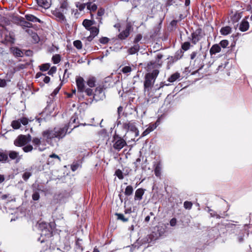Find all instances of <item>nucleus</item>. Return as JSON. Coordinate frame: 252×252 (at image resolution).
Listing matches in <instances>:
<instances>
[{
    "label": "nucleus",
    "mask_w": 252,
    "mask_h": 252,
    "mask_svg": "<svg viewBox=\"0 0 252 252\" xmlns=\"http://www.w3.org/2000/svg\"><path fill=\"white\" fill-rule=\"evenodd\" d=\"M192 203L190 201H186L184 203V207L186 209H190L192 207Z\"/></svg>",
    "instance_id": "603ef678"
},
{
    "label": "nucleus",
    "mask_w": 252,
    "mask_h": 252,
    "mask_svg": "<svg viewBox=\"0 0 252 252\" xmlns=\"http://www.w3.org/2000/svg\"><path fill=\"white\" fill-rule=\"evenodd\" d=\"M68 10V5L66 0H63L61 3L60 6L53 10L52 13L54 15L57 20L62 23L65 24L66 19L64 16L67 13Z\"/></svg>",
    "instance_id": "7ed1b4c3"
},
{
    "label": "nucleus",
    "mask_w": 252,
    "mask_h": 252,
    "mask_svg": "<svg viewBox=\"0 0 252 252\" xmlns=\"http://www.w3.org/2000/svg\"><path fill=\"white\" fill-rule=\"evenodd\" d=\"M83 25L87 30H90L92 27V20L85 19L83 22Z\"/></svg>",
    "instance_id": "c9c22d12"
},
{
    "label": "nucleus",
    "mask_w": 252,
    "mask_h": 252,
    "mask_svg": "<svg viewBox=\"0 0 252 252\" xmlns=\"http://www.w3.org/2000/svg\"><path fill=\"white\" fill-rule=\"evenodd\" d=\"M140 46L138 44L134 43V45L130 47L128 51L129 54L133 55L136 53L139 50Z\"/></svg>",
    "instance_id": "c85d7f7f"
},
{
    "label": "nucleus",
    "mask_w": 252,
    "mask_h": 252,
    "mask_svg": "<svg viewBox=\"0 0 252 252\" xmlns=\"http://www.w3.org/2000/svg\"><path fill=\"white\" fill-rule=\"evenodd\" d=\"M68 129V126L65 125L63 127H55L53 129H48L42 132V136L46 142L52 145V140L57 138L58 139L63 138L66 135Z\"/></svg>",
    "instance_id": "f03ea898"
},
{
    "label": "nucleus",
    "mask_w": 252,
    "mask_h": 252,
    "mask_svg": "<svg viewBox=\"0 0 252 252\" xmlns=\"http://www.w3.org/2000/svg\"><path fill=\"white\" fill-rule=\"evenodd\" d=\"M156 240L153 234H150L148 235L147 240L148 243H151Z\"/></svg>",
    "instance_id": "e2e57ef3"
},
{
    "label": "nucleus",
    "mask_w": 252,
    "mask_h": 252,
    "mask_svg": "<svg viewBox=\"0 0 252 252\" xmlns=\"http://www.w3.org/2000/svg\"><path fill=\"white\" fill-rule=\"evenodd\" d=\"M202 30L201 29H197L193 32L191 33L192 42L193 44H196L202 38L201 35Z\"/></svg>",
    "instance_id": "ddd939ff"
},
{
    "label": "nucleus",
    "mask_w": 252,
    "mask_h": 252,
    "mask_svg": "<svg viewBox=\"0 0 252 252\" xmlns=\"http://www.w3.org/2000/svg\"><path fill=\"white\" fill-rule=\"evenodd\" d=\"M180 74L178 72H175L172 74L168 79L167 81L169 83H173L180 78Z\"/></svg>",
    "instance_id": "c756f323"
},
{
    "label": "nucleus",
    "mask_w": 252,
    "mask_h": 252,
    "mask_svg": "<svg viewBox=\"0 0 252 252\" xmlns=\"http://www.w3.org/2000/svg\"><path fill=\"white\" fill-rule=\"evenodd\" d=\"M190 44L189 42H185L182 45V48L184 51H187L189 49Z\"/></svg>",
    "instance_id": "6e6d98bb"
},
{
    "label": "nucleus",
    "mask_w": 252,
    "mask_h": 252,
    "mask_svg": "<svg viewBox=\"0 0 252 252\" xmlns=\"http://www.w3.org/2000/svg\"><path fill=\"white\" fill-rule=\"evenodd\" d=\"M142 38V36L140 34H137L134 39V43L138 44V42L141 40Z\"/></svg>",
    "instance_id": "774afa93"
},
{
    "label": "nucleus",
    "mask_w": 252,
    "mask_h": 252,
    "mask_svg": "<svg viewBox=\"0 0 252 252\" xmlns=\"http://www.w3.org/2000/svg\"><path fill=\"white\" fill-rule=\"evenodd\" d=\"M87 8L91 11H94L97 9V6L95 4H92L90 2L86 3Z\"/></svg>",
    "instance_id": "37998d69"
},
{
    "label": "nucleus",
    "mask_w": 252,
    "mask_h": 252,
    "mask_svg": "<svg viewBox=\"0 0 252 252\" xmlns=\"http://www.w3.org/2000/svg\"><path fill=\"white\" fill-rule=\"evenodd\" d=\"M133 192V189L131 186H127L125 190V194L127 196L131 195Z\"/></svg>",
    "instance_id": "4c0bfd02"
},
{
    "label": "nucleus",
    "mask_w": 252,
    "mask_h": 252,
    "mask_svg": "<svg viewBox=\"0 0 252 252\" xmlns=\"http://www.w3.org/2000/svg\"><path fill=\"white\" fill-rule=\"evenodd\" d=\"M32 175V172L26 171L23 174L22 178L25 181H27Z\"/></svg>",
    "instance_id": "a18cd8bd"
},
{
    "label": "nucleus",
    "mask_w": 252,
    "mask_h": 252,
    "mask_svg": "<svg viewBox=\"0 0 252 252\" xmlns=\"http://www.w3.org/2000/svg\"><path fill=\"white\" fill-rule=\"evenodd\" d=\"M221 51V48L219 44H214L210 49V54L211 56L215 55L217 53L220 52Z\"/></svg>",
    "instance_id": "5701e85b"
},
{
    "label": "nucleus",
    "mask_w": 252,
    "mask_h": 252,
    "mask_svg": "<svg viewBox=\"0 0 252 252\" xmlns=\"http://www.w3.org/2000/svg\"><path fill=\"white\" fill-rule=\"evenodd\" d=\"M32 141L30 134L20 135L14 140V144L17 147H23Z\"/></svg>",
    "instance_id": "1a4fd4ad"
},
{
    "label": "nucleus",
    "mask_w": 252,
    "mask_h": 252,
    "mask_svg": "<svg viewBox=\"0 0 252 252\" xmlns=\"http://www.w3.org/2000/svg\"><path fill=\"white\" fill-rule=\"evenodd\" d=\"M15 41V34L13 32L8 31L6 28L4 31L0 30V42H4L6 44H13Z\"/></svg>",
    "instance_id": "0eeeda50"
},
{
    "label": "nucleus",
    "mask_w": 252,
    "mask_h": 252,
    "mask_svg": "<svg viewBox=\"0 0 252 252\" xmlns=\"http://www.w3.org/2000/svg\"><path fill=\"white\" fill-rule=\"evenodd\" d=\"M158 100V98L154 97H150L149 96V98L147 99V102L149 104L157 102Z\"/></svg>",
    "instance_id": "8fccbe9b"
},
{
    "label": "nucleus",
    "mask_w": 252,
    "mask_h": 252,
    "mask_svg": "<svg viewBox=\"0 0 252 252\" xmlns=\"http://www.w3.org/2000/svg\"><path fill=\"white\" fill-rule=\"evenodd\" d=\"M11 51L16 57H22L23 56V52L18 47H12L11 48Z\"/></svg>",
    "instance_id": "b1692460"
},
{
    "label": "nucleus",
    "mask_w": 252,
    "mask_h": 252,
    "mask_svg": "<svg viewBox=\"0 0 252 252\" xmlns=\"http://www.w3.org/2000/svg\"><path fill=\"white\" fill-rule=\"evenodd\" d=\"M96 79L94 77H90L88 78L87 84L91 88L94 87L95 85Z\"/></svg>",
    "instance_id": "72a5a7b5"
},
{
    "label": "nucleus",
    "mask_w": 252,
    "mask_h": 252,
    "mask_svg": "<svg viewBox=\"0 0 252 252\" xmlns=\"http://www.w3.org/2000/svg\"><path fill=\"white\" fill-rule=\"evenodd\" d=\"M81 163L79 161L74 162L71 165V169L72 171H75L81 167Z\"/></svg>",
    "instance_id": "58836bf2"
},
{
    "label": "nucleus",
    "mask_w": 252,
    "mask_h": 252,
    "mask_svg": "<svg viewBox=\"0 0 252 252\" xmlns=\"http://www.w3.org/2000/svg\"><path fill=\"white\" fill-rule=\"evenodd\" d=\"M40 198L39 193L38 191H34L32 195V199L34 201L39 200Z\"/></svg>",
    "instance_id": "13d9d810"
},
{
    "label": "nucleus",
    "mask_w": 252,
    "mask_h": 252,
    "mask_svg": "<svg viewBox=\"0 0 252 252\" xmlns=\"http://www.w3.org/2000/svg\"><path fill=\"white\" fill-rule=\"evenodd\" d=\"M62 85V84H60L59 86H58L57 88H56L54 90L53 92L51 94L52 96H54L56 95L58 93V92H59L60 90L61 89Z\"/></svg>",
    "instance_id": "69168bd1"
},
{
    "label": "nucleus",
    "mask_w": 252,
    "mask_h": 252,
    "mask_svg": "<svg viewBox=\"0 0 252 252\" xmlns=\"http://www.w3.org/2000/svg\"><path fill=\"white\" fill-rule=\"evenodd\" d=\"M93 94V98H90L87 99V104L92 103L93 100L98 101L99 100H102L105 98V94L103 92V88L101 87H97Z\"/></svg>",
    "instance_id": "9b49d317"
},
{
    "label": "nucleus",
    "mask_w": 252,
    "mask_h": 252,
    "mask_svg": "<svg viewBox=\"0 0 252 252\" xmlns=\"http://www.w3.org/2000/svg\"><path fill=\"white\" fill-rule=\"evenodd\" d=\"M10 159L15 160V163L19 162L22 158V156H20L19 153L15 151H9L8 153Z\"/></svg>",
    "instance_id": "4468645a"
},
{
    "label": "nucleus",
    "mask_w": 252,
    "mask_h": 252,
    "mask_svg": "<svg viewBox=\"0 0 252 252\" xmlns=\"http://www.w3.org/2000/svg\"><path fill=\"white\" fill-rule=\"evenodd\" d=\"M109 41V39L106 37H102L100 38L99 42L101 44H105L107 43Z\"/></svg>",
    "instance_id": "680f3d73"
},
{
    "label": "nucleus",
    "mask_w": 252,
    "mask_h": 252,
    "mask_svg": "<svg viewBox=\"0 0 252 252\" xmlns=\"http://www.w3.org/2000/svg\"><path fill=\"white\" fill-rule=\"evenodd\" d=\"M46 142L45 139H43L42 137V140L41 138H38L37 137H34L33 138L32 140V142L34 146H39L40 145H45V142Z\"/></svg>",
    "instance_id": "a878e982"
},
{
    "label": "nucleus",
    "mask_w": 252,
    "mask_h": 252,
    "mask_svg": "<svg viewBox=\"0 0 252 252\" xmlns=\"http://www.w3.org/2000/svg\"><path fill=\"white\" fill-rule=\"evenodd\" d=\"M219 45L220 48H225L228 45V41L227 40H222L220 42Z\"/></svg>",
    "instance_id": "864d4df0"
},
{
    "label": "nucleus",
    "mask_w": 252,
    "mask_h": 252,
    "mask_svg": "<svg viewBox=\"0 0 252 252\" xmlns=\"http://www.w3.org/2000/svg\"><path fill=\"white\" fill-rule=\"evenodd\" d=\"M25 18H26V20L28 21H30V22H34V23L38 22L39 23H41L42 22L41 20H40L37 17L34 16L33 15H32V14H26L25 15Z\"/></svg>",
    "instance_id": "393cba45"
},
{
    "label": "nucleus",
    "mask_w": 252,
    "mask_h": 252,
    "mask_svg": "<svg viewBox=\"0 0 252 252\" xmlns=\"http://www.w3.org/2000/svg\"><path fill=\"white\" fill-rule=\"evenodd\" d=\"M88 31H90L91 34L93 35L94 37L96 36L99 32V29L98 28L95 27H92L90 30Z\"/></svg>",
    "instance_id": "a19ab883"
},
{
    "label": "nucleus",
    "mask_w": 252,
    "mask_h": 252,
    "mask_svg": "<svg viewBox=\"0 0 252 252\" xmlns=\"http://www.w3.org/2000/svg\"><path fill=\"white\" fill-rule=\"evenodd\" d=\"M249 27V22L246 19H243L240 24L239 29L240 31L244 32L248 30Z\"/></svg>",
    "instance_id": "aec40b11"
},
{
    "label": "nucleus",
    "mask_w": 252,
    "mask_h": 252,
    "mask_svg": "<svg viewBox=\"0 0 252 252\" xmlns=\"http://www.w3.org/2000/svg\"><path fill=\"white\" fill-rule=\"evenodd\" d=\"M19 120L20 122V125L22 124L24 126H26L29 123V119L26 117H23L19 119Z\"/></svg>",
    "instance_id": "3c124183"
},
{
    "label": "nucleus",
    "mask_w": 252,
    "mask_h": 252,
    "mask_svg": "<svg viewBox=\"0 0 252 252\" xmlns=\"http://www.w3.org/2000/svg\"><path fill=\"white\" fill-rule=\"evenodd\" d=\"M226 227L231 237L239 243H243L249 236L245 226L238 224V222L231 221L226 224Z\"/></svg>",
    "instance_id": "f257e3e1"
},
{
    "label": "nucleus",
    "mask_w": 252,
    "mask_h": 252,
    "mask_svg": "<svg viewBox=\"0 0 252 252\" xmlns=\"http://www.w3.org/2000/svg\"><path fill=\"white\" fill-rule=\"evenodd\" d=\"M129 35V31L127 29L122 32L118 35V37L121 39H125Z\"/></svg>",
    "instance_id": "f704fd0d"
},
{
    "label": "nucleus",
    "mask_w": 252,
    "mask_h": 252,
    "mask_svg": "<svg viewBox=\"0 0 252 252\" xmlns=\"http://www.w3.org/2000/svg\"><path fill=\"white\" fill-rule=\"evenodd\" d=\"M104 9L103 8H100L98 9L97 12V17L96 18V20H97L99 24H101L102 23V18L101 16H103L104 14Z\"/></svg>",
    "instance_id": "2f4dec72"
},
{
    "label": "nucleus",
    "mask_w": 252,
    "mask_h": 252,
    "mask_svg": "<svg viewBox=\"0 0 252 252\" xmlns=\"http://www.w3.org/2000/svg\"><path fill=\"white\" fill-rule=\"evenodd\" d=\"M84 93H85L87 96H91L93 94V90L90 88L86 89L84 90Z\"/></svg>",
    "instance_id": "0e129e2a"
},
{
    "label": "nucleus",
    "mask_w": 252,
    "mask_h": 252,
    "mask_svg": "<svg viewBox=\"0 0 252 252\" xmlns=\"http://www.w3.org/2000/svg\"><path fill=\"white\" fill-rule=\"evenodd\" d=\"M8 158L7 154L0 152V162L2 163H5L8 161Z\"/></svg>",
    "instance_id": "e433bc0d"
},
{
    "label": "nucleus",
    "mask_w": 252,
    "mask_h": 252,
    "mask_svg": "<svg viewBox=\"0 0 252 252\" xmlns=\"http://www.w3.org/2000/svg\"><path fill=\"white\" fill-rule=\"evenodd\" d=\"M76 85L77 87V95L79 100L85 99L84 90L85 89V84L84 79L82 77H78L76 79Z\"/></svg>",
    "instance_id": "9d476101"
},
{
    "label": "nucleus",
    "mask_w": 252,
    "mask_h": 252,
    "mask_svg": "<svg viewBox=\"0 0 252 252\" xmlns=\"http://www.w3.org/2000/svg\"><path fill=\"white\" fill-rule=\"evenodd\" d=\"M57 71V67L53 66L48 71V74L49 75H53Z\"/></svg>",
    "instance_id": "052dcab7"
},
{
    "label": "nucleus",
    "mask_w": 252,
    "mask_h": 252,
    "mask_svg": "<svg viewBox=\"0 0 252 252\" xmlns=\"http://www.w3.org/2000/svg\"><path fill=\"white\" fill-rule=\"evenodd\" d=\"M50 65L49 63L42 64L39 66L40 70L42 71H45L48 70L50 68Z\"/></svg>",
    "instance_id": "c03bdc74"
},
{
    "label": "nucleus",
    "mask_w": 252,
    "mask_h": 252,
    "mask_svg": "<svg viewBox=\"0 0 252 252\" xmlns=\"http://www.w3.org/2000/svg\"><path fill=\"white\" fill-rule=\"evenodd\" d=\"M128 127V132L129 134H133L135 137H137L139 135V131L137 129L136 126L132 123H129Z\"/></svg>",
    "instance_id": "412c9836"
},
{
    "label": "nucleus",
    "mask_w": 252,
    "mask_h": 252,
    "mask_svg": "<svg viewBox=\"0 0 252 252\" xmlns=\"http://www.w3.org/2000/svg\"><path fill=\"white\" fill-rule=\"evenodd\" d=\"M163 56L161 54H158L157 55L156 60L155 61H152L149 62L148 64V66L149 68H154L155 67H157L158 66H160V63H159L160 60L162 59Z\"/></svg>",
    "instance_id": "a211bd4d"
},
{
    "label": "nucleus",
    "mask_w": 252,
    "mask_h": 252,
    "mask_svg": "<svg viewBox=\"0 0 252 252\" xmlns=\"http://www.w3.org/2000/svg\"><path fill=\"white\" fill-rule=\"evenodd\" d=\"M75 5H76V7L77 8H78V9L80 11L84 10L86 5H87L86 4H85V3H80L79 2H76Z\"/></svg>",
    "instance_id": "5fc2aeb1"
},
{
    "label": "nucleus",
    "mask_w": 252,
    "mask_h": 252,
    "mask_svg": "<svg viewBox=\"0 0 252 252\" xmlns=\"http://www.w3.org/2000/svg\"><path fill=\"white\" fill-rule=\"evenodd\" d=\"M145 189H142V188H139L137 189L135 192V195H134V200L135 201L138 200L140 201L142 200L143 195L144 194Z\"/></svg>",
    "instance_id": "6ab92c4d"
},
{
    "label": "nucleus",
    "mask_w": 252,
    "mask_h": 252,
    "mask_svg": "<svg viewBox=\"0 0 252 252\" xmlns=\"http://www.w3.org/2000/svg\"><path fill=\"white\" fill-rule=\"evenodd\" d=\"M23 147L22 149L25 153L31 152L33 149V147L31 145H25Z\"/></svg>",
    "instance_id": "09e8293b"
},
{
    "label": "nucleus",
    "mask_w": 252,
    "mask_h": 252,
    "mask_svg": "<svg viewBox=\"0 0 252 252\" xmlns=\"http://www.w3.org/2000/svg\"><path fill=\"white\" fill-rule=\"evenodd\" d=\"M19 20L20 22L21 26H22L23 27L31 28L32 27V24L25 20L24 18L22 17H20L19 18Z\"/></svg>",
    "instance_id": "cd10ccee"
},
{
    "label": "nucleus",
    "mask_w": 252,
    "mask_h": 252,
    "mask_svg": "<svg viewBox=\"0 0 252 252\" xmlns=\"http://www.w3.org/2000/svg\"><path fill=\"white\" fill-rule=\"evenodd\" d=\"M205 210L210 214L211 217L216 218V219H220L224 218L227 216L226 212H223V213L220 212L218 213L208 207H207Z\"/></svg>",
    "instance_id": "f8f14e48"
},
{
    "label": "nucleus",
    "mask_w": 252,
    "mask_h": 252,
    "mask_svg": "<svg viewBox=\"0 0 252 252\" xmlns=\"http://www.w3.org/2000/svg\"><path fill=\"white\" fill-rule=\"evenodd\" d=\"M80 241H81V240L78 239L75 243V249L77 252H82L83 251V248L80 243Z\"/></svg>",
    "instance_id": "473e14b6"
},
{
    "label": "nucleus",
    "mask_w": 252,
    "mask_h": 252,
    "mask_svg": "<svg viewBox=\"0 0 252 252\" xmlns=\"http://www.w3.org/2000/svg\"><path fill=\"white\" fill-rule=\"evenodd\" d=\"M231 28L229 26L223 27L221 28L220 32L221 35H226L231 32Z\"/></svg>",
    "instance_id": "7c9ffc66"
},
{
    "label": "nucleus",
    "mask_w": 252,
    "mask_h": 252,
    "mask_svg": "<svg viewBox=\"0 0 252 252\" xmlns=\"http://www.w3.org/2000/svg\"><path fill=\"white\" fill-rule=\"evenodd\" d=\"M159 74L158 69H154L152 72L148 73L145 75L144 82V92H149L152 89L157 77Z\"/></svg>",
    "instance_id": "39448f33"
},
{
    "label": "nucleus",
    "mask_w": 252,
    "mask_h": 252,
    "mask_svg": "<svg viewBox=\"0 0 252 252\" xmlns=\"http://www.w3.org/2000/svg\"><path fill=\"white\" fill-rule=\"evenodd\" d=\"M154 172L157 177H160L161 175V171L162 169V163L160 161L154 162Z\"/></svg>",
    "instance_id": "f3484780"
},
{
    "label": "nucleus",
    "mask_w": 252,
    "mask_h": 252,
    "mask_svg": "<svg viewBox=\"0 0 252 252\" xmlns=\"http://www.w3.org/2000/svg\"><path fill=\"white\" fill-rule=\"evenodd\" d=\"M38 5L45 9L48 8L51 5L50 0H36Z\"/></svg>",
    "instance_id": "4be33fe9"
},
{
    "label": "nucleus",
    "mask_w": 252,
    "mask_h": 252,
    "mask_svg": "<svg viewBox=\"0 0 252 252\" xmlns=\"http://www.w3.org/2000/svg\"><path fill=\"white\" fill-rule=\"evenodd\" d=\"M11 126L13 128L15 129H19L21 126L20 122L19 119L17 120H14L11 122Z\"/></svg>",
    "instance_id": "ea45409f"
},
{
    "label": "nucleus",
    "mask_w": 252,
    "mask_h": 252,
    "mask_svg": "<svg viewBox=\"0 0 252 252\" xmlns=\"http://www.w3.org/2000/svg\"><path fill=\"white\" fill-rule=\"evenodd\" d=\"M52 61L55 64L58 63L61 61V57L60 55L56 54L52 57Z\"/></svg>",
    "instance_id": "49530a36"
},
{
    "label": "nucleus",
    "mask_w": 252,
    "mask_h": 252,
    "mask_svg": "<svg viewBox=\"0 0 252 252\" xmlns=\"http://www.w3.org/2000/svg\"><path fill=\"white\" fill-rule=\"evenodd\" d=\"M184 52L182 50H178L175 54L174 56H171L168 58L169 60V62L170 63H173L175 62H177L179 60H180L183 56Z\"/></svg>",
    "instance_id": "2eb2a0df"
},
{
    "label": "nucleus",
    "mask_w": 252,
    "mask_h": 252,
    "mask_svg": "<svg viewBox=\"0 0 252 252\" xmlns=\"http://www.w3.org/2000/svg\"><path fill=\"white\" fill-rule=\"evenodd\" d=\"M38 229L41 231L40 237L38 238V241L41 243L45 242L47 238H49L52 236L53 228L50 223H47L45 222H41L38 223Z\"/></svg>",
    "instance_id": "20e7f679"
},
{
    "label": "nucleus",
    "mask_w": 252,
    "mask_h": 252,
    "mask_svg": "<svg viewBox=\"0 0 252 252\" xmlns=\"http://www.w3.org/2000/svg\"><path fill=\"white\" fill-rule=\"evenodd\" d=\"M122 71L124 73H127L131 71V68L129 66H125L122 69Z\"/></svg>",
    "instance_id": "bf43d9fd"
},
{
    "label": "nucleus",
    "mask_w": 252,
    "mask_h": 252,
    "mask_svg": "<svg viewBox=\"0 0 252 252\" xmlns=\"http://www.w3.org/2000/svg\"><path fill=\"white\" fill-rule=\"evenodd\" d=\"M157 127V126L156 125V124H150L148 127L147 128L148 129H149V130H151V132L153 131L154 129H155L156 128V127Z\"/></svg>",
    "instance_id": "338daca9"
},
{
    "label": "nucleus",
    "mask_w": 252,
    "mask_h": 252,
    "mask_svg": "<svg viewBox=\"0 0 252 252\" xmlns=\"http://www.w3.org/2000/svg\"><path fill=\"white\" fill-rule=\"evenodd\" d=\"M78 120V117L76 113L74 114V115L71 117L70 119L69 122L68 123L67 126L69 127H73L71 128V130L68 132V133H70L73 129L78 127L79 125H77L76 120Z\"/></svg>",
    "instance_id": "dca6fc26"
},
{
    "label": "nucleus",
    "mask_w": 252,
    "mask_h": 252,
    "mask_svg": "<svg viewBox=\"0 0 252 252\" xmlns=\"http://www.w3.org/2000/svg\"><path fill=\"white\" fill-rule=\"evenodd\" d=\"M73 45L77 49H81L82 47V44L80 40H76L73 42Z\"/></svg>",
    "instance_id": "de8ad7c7"
},
{
    "label": "nucleus",
    "mask_w": 252,
    "mask_h": 252,
    "mask_svg": "<svg viewBox=\"0 0 252 252\" xmlns=\"http://www.w3.org/2000/svg\"><path fill=\"white\" fill-rule=\"evenodd\" d=\"M115 215L117 216L118 220H121L123 222H127L128 220V219L125 218L122 214L116 213Z\"/></svg>",
    "instance_id": "79ce46f5"
},
{
    "label": "nucleus",
    "mask_w": 252,
    "mask_h": 252,
    "mask_svg": "<svg viewBox=\"0 0 252 252\" xmlns=\"http://www.w3.org/2000/svg\"><path fill=\"white\" fill-rule=\"evenodd\" d=\"M169 83H165V82H160L159 85L156 84L152 89L150 90L149 92H146L148 96L150 97H155L159 98L162 94L163 90L162 88L165 86H169Z\"/></svg>",
    "instance_id": "423d86ee"
},
{
    "label": "nucleus",
    "mask_w": 252,
    "mask_h": 252,
    "mask_svg": "<svg viewBox=\"0 0 252 252\" xmlns=\"http://www.w3.org/2000/svg\"><path fill=\"white\" fill-rule=\"evenodd\" d=\"M129 123H123L122 125L121 126V127L122 128V130L124 131V134H123V137L125 138L126 139V134L128 132V127L129 125Z\"/></svg>",
    "instance_id": "bb28decb"
},
{
    "label": "nucleus",
    "mask_w": 252,
    "mask_h": 252,
    "mask_svg": "<svg viewBox=\"0 0 252 252\" xmlns=\"http://www.w3.org/2000/svg\"><path fill=\"white\" fill-rule=\"evenodd\" d=\"M125 138L122 135H119L116 133L113 136V148L119 151L126 145Z\"/></svg>",
    "instance_id": "6e6552de"
},
{
    "label": "nucleus",
    "mask_w": 252,
    "mask_h": 252,
    "mask_svg": "<svg viewBox=\"0 0 252 252\" xmlns=\"http://www.w3.org/2000/svg\"><path fill=\"white\" fill-rule=\"evenodd\" d=\"M115 175L119 179H123L124 178L123 172L120 169H117L116 170Z\"/></svg>",
    "instance_id": "4d7b16f0"
}]
</instances>
